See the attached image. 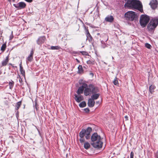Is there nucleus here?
<instances>
[{
  "label": "nucleus",
  "instance_id": "1",
  "mask_svg": "<svg viewBox=\"0 0 158 158\" xmlns=\"http://www.w3.org/2000/svg\"><path fill=\"white\" fill-rule=\"evenodd\" d=\"M137 15L133 11H128L125 14V17L127 20L132 21L135 20L137 18Z\"/></svg>",
  "mask_w": 158,
  "mask_h": 158
},
{
  "label": "nucleus",
  "instance_id": "2",
  "mask_svg": "<svg viewBox=\"0 0 158 158\" xmlns=\"http://www.w3.org/2000/svg\"><path fill=\"white\" fill-rule=\"evenodd\" d=\"M150 20L149 17L146 15H141L139 22L141 26L144 27L146 26L149 22Z\"/></svg>",
  "mask_w": 158,
  "mask_h": 158
},
{
  "label": "nucleus",
  "instance_id": "3",
  "mask_svg": "<svg viewBox=\"0 0 158 158\" xmlns=\"http://www.w3.org/2000/svg\"><path fill=\"white\" fill-rule=\"evenodd\" d=\"M158 24V19H153L148 24L147 28L149 31L154 30Z\"/></svg>",
  "mask_w": 158,
  "mask_h": 158
},
{
  "label": "nucleus",
  "instance_id": "4",
  "mask_svg": "<svg viewBox=\"0 0 158 158\" xmlns=\"http://www.w3.org/2000/svg\"><path fill=\"white\" fill-rule=\"evenodd\" d=\"M133 9H135L139 10L141 12H143V6L141 2L139 1L133 0Z\"/></svg>",
  "mask_w": 158,
  "mask_h": 158
},
{
  "label": "nucleus",
  "instance_id": "5",
  "mask_svg": "<svg viewBox=\"0 0 158 158\" xmlns=\"http://www.w3.org/2000/svg\"><path fill=\"white\" fill-rule=\"evenodd\" d=\"M102 144L103 142L101 141V140H99L96 142L95 141L94 142L91 143V145L94 148H101Z\"/></svg>",
  "mask_w": 158,
  "mask_h": 158
},
{
  "label": "nucleus",
  "instance_id": "6",
  "mask_svg": "<svg viewBox=\"0 0 158 158\" xmlns=\"http://www.w3.org/2000/svg\"><path fill=\"white\" fill-rule=\"evenodd\" d=\"M85 129H83L79 133V136L80 137L79 141L80 143H82L85 142L84 136L85 135Z\"/></svg>",
  "mask_w": 158,
  "mask_h": 158
},
{
  "label": "nucleus",
  "instance_id": "7",
  "mask_svg": "<svg viewBox=\"0 0 158 158\" xmlns=\"http://www.w3.org/2000/svg\"><path fill=\"white\" fill-rule=\"evenodd\" d=\"M92 92L94 94L91 96V98L94 100L97 99L100 95L99 93L95 94L98 92V89L97 88H94L92 90Z\"/></svg>",
  "mask_w": 158,
  "mask_h": 158
},
{
  "label": "nucleus",
  "instance_id": "8",
  "mask_svg": "<svg viewBox=\"0 0 158 158\" xmlns=\"http://www.w3.org/2000/svg\"><path fill=\"white\" fill-rule=\"evenodd\" d=\"M99 140H101V138L99 135H98L96 133H94L91 137V140L92 143L96 142Z\"/></svg>",
  "mask_w": 158,
  "mask_h": 158
},
{
  "label": "nucleus",
  "instance_id": "9",
  "mask_svg": "<svg viewBox=\"0 0 158 158\" xmlns=\"http://www.w3.org/2000/svg\"><path fill=\"white\" fill-rule=\"evenodd\" d=\"M13 6L18 9H21L25 8L26 5L24 2H21L17 4H14Z\"/></svg>",
  "mask_w": 158,
  "mask_h": 158
},
{
  "label": "nucleus",
  "instance_id": "10",
  "mask_svg": "<svg viewBox=\"0 0 158 158\" xmlns=\"http://www.w3.org/2000/svg\"><path fill=\"white\" fill-rule=\"evenodd\" d=\"M87 87V85L85 83H84L78 89L77 93L79 94H82L83 93V92L85 88Z\"/></svg>",
  "mask_w": 158,
  "mask_h": 158
},
{
  "label": "nucleus",
  "instance_id": "11",
  "mask_svg": "<svg viewBox=\"0 0 158 158\" xmlns=\"http://www.w3.org/2000/svg\"><path fill=\"white\" fill-rule=\"evenodd\" d=\"M92 130V128L90 127H89L85 129V137L87 139H88L90 138V133Z\"/></svg>",
  "mask_w": 158,
  "mask_h": 158
},
{
  "label": "nucleus",
  "instance_id": "12",
  "mask_svg": "<svg viewBox=\"0 0 158 158\" xmlns=\"http://www.w3.org/2000/svg\"><path fill=\"white\" fill-rule=\"evenodd\" d=\"M133 0H128L127 3L125 4L124 7L125 8L133 9Z\"/></svg>",
  "mask_w": 158,
  "mask_h": 158
},
{
  "label": "nucleus",
  "instance_id": "13",
  "mask_svg": "<svg viewBox=\"0 0 158 158\" xmlns=\"http://www.w3.org/2000/svg\"><path fill=\"white\" fill-rule=\"evenodd\" d=\"M149 4L152 8L153 9H154L157 7V2L156 0H152L150 2Z\"/></svg>",
  "mask_w": 158,
  "mask_h": 158
},
{
  "label": "nucleus",
  "instance_id": "14",
  "mask_svg": "<svg viewBox=\"0 0 158 158\" xmlns=\"http://www.w3.org/2000/svg\"><path fill=\"white\" fill-rule=\"evenodd\" d=\"M45 40V37L44 36H40L39 37L37 40V43L39 44H41L44 43Z\"/></svg>",
  "mask_w": 158,
  "mask_h": 158
},
{
  "label": "nucleus",
  "instance_id": "15",
  "mask_svg": "<svg viewBox=\"0 0 158 158\" xmlns=\"http://www.w3.org/2000/svg\"><path fill=\"white\" fill-rule=\"evenodd\" d=\"M33 54L34 52L33 49H32V50H31L30 55L28 56L27 57L26 59V61L27 63L28 61L31 62L32 61L33 59Z\"/></svg>",
  "mask_w": 158,
  "mask_h": 158
},
{
  "label": "nucleus",
  "instance_id": "16",
  "mask_svg": "<svg viewBox=\"0 0 158 158\" xmlns=\"http://www.w3.org/2000/svg\"><path fill=\"white\" fill-rule=\"evenodd\" d=\"M9 55H8L6 57L5 59L2 62L1 66H6L9 62Z\"/></svg>",
  "mask_w": 158,
  "mask_h": 158
},
{
  "label": "nucleus",
  "instance_id": "17",
  "mask_svg": "<svg viewBox=\"0 0 158 158\" xmlns=\"http://www.w3.org/2000/svg\"><path fill=\"white\" fill-rule=\"evenodd\" d=\"M75 96V99L76 101L78 102H79L82 100H83V98L82 96L81 95H79L78 96H77V95L76 94H75L74 95Z\"/></svg>",
  "mask_w": 158,
  "mask_h": 158
},
{
  "label": "nucleus",
  "instance_id": "18",
  "mask_svg": "<svg viewBox=\"0 0 158 158\" xmlns=\"http://www.w3.org/2000/svg\"><path fill=\"white\" fill-rule=\"evenodd\" d=\"M95 104V101L92 98H89L88 100V106L90 107H93Z\"/></svg>",
  "mask_w": 158,
  "mask_h": 158
},
{
  "label": "nucleus",
  "instance_id": "19",
  "mask_svg": "<svg viewBox=\"0 0 158 158\" xmlns=\"http://www.w3.org/2000/svg\"><path fill=\"white\" fill-rule=\"evenodd\" d=\"M91 89L87 87V88H85V89L84 91V95L86 96L89 95L91 92Z\"/></svg>",
  "mask_w": 158,
  "mask_h": 158
},
{
  "label": "nucleus",
  "instance_id": "20",
  "mask_svg": "<svg viewBox=\"0 0 158 158\" xmlns=\"http://www.w3.org/2000/svg\"><path fill=\"white\" fill-rule=\"evenodd\" d=\"M114 18L112 15H108L105 18V20L108 22H112L114 20Z\"/></svg>",
  "mask_w": 158,
  "mask_h": 158
},
{
  "label": "nucleus",
  "instance_id": "21",
  "mask_svg": "<svg viewBox=\"0 0 158 158\" xmlns=\"http://www.w3.org/2000/svg\"><path fill=\"white\" fill-rule=\"evenodd\" d=\"M20 71L21 74L24 77H25V72L23 69L21 64V63L20 64Z\"/></svg>",
  "mask_w": 158,
  "mask_h": 158
},
{
  "label": "nucleus",
  "instance_id": "22",
  "mask_svg": "<svg viewBox=\"0 0 158 158\" xmlns=\"http://www.w3.org/2000/svg\"><path fill=\"white\" fill-rule=\"evenodd\" d=\"M78 73H82L83 72V69L82 66L81 65H79L78 67Z\"/></svg>",
  "mask_w": 158,
  "mask_h": 158
},
{
  "label": "nucleus",
  "instance_id": "23",
  "mask_svg": "<svg viewBox=\"0 0 158 158\" xmlns=\"http://www.w3.org/2000/svg\"><path fill=\"white\" fill-rule=\"evenodd\" d=\"M90 147V144L88 142H85L84 144V147L86 149H88Z\"/></svg>",
  "mask_w": 158,
  "mask_h": 158
},
{
  "label": "nucleus",
  "instance_id": "24",
  "mask_svg": "<svg viewBox=\"0 0 158 158\" xmlns=\"http://www.w3.org/2000/svg\"><path fill=\"white\" fill-rule=\"evenodd\" d=\"M155 88V86L154 85H151L149 87V90L151 93H152L154 91V90Z\"/></svg>",
  "mask_w": 158,
  "mask_h": 158
},
{
  "label": "nucleus",
  "instance_id": "25",
  "mask_svg": "<svg viewBox=\"0 0 158 158\" xmlns=\"http://www.w3.org/2000/svg\"><path fill=\"white\" fill-rule=\"evenodd\" d=\"M21 104V102L19 101L17 102L15 105V109L16 110H18L20 107Z\"/></svg>",
  "mask_w": 158,
  "mask_h": 158
},
{
  "label": "nucleus",
  "instance_id": "26",
  "mask_svg": "<svg viewBox=\"0 0 158 158\" xmlns=\"http://www.w3.org/2000/svg\"><path fill=\"white\" fill-rule=\"evenodd\" d=\"M14 82L13 81H12L9 82V89H11L13 87Z\"/></svg>",
  "mask_w": 158,
  "mask_h": 158
},
{
  "label": "nucleus",
  "instance_id": "27",
  "mask_svg": "<svg viewBox=\"0 0 158 158\" xmlns=\"http://www.w3.org/2000/svg\"><path fill=\"white\" fill-rule=\"evenodd\" d=\"M86 63L88 64H93L94 63V61L93 60H90L87 61Z\"/></svg>",
  "mask_w": 158,
  "mask_h": 158
},
{
  "label": "nucleus",
  "instance_id": "28",
  "mask_svg": "<svg viewBox=\"0 0 158 158\" xmlns=\"http://www.w3.org/2000/svg\"><path fill=\"white\" fill-rule=\"evenodd\" d=\"M86 105V103L85 102H81L79 104V106L81 107H84Z\"/></svg>",
  "mask_w": 158,
  "mask_h": 158
},
{
  "label": "nucleus",
  "instance_id": "29",
  "mask_svg": "<svg viewBox=\"0 0 158 158\" xmlns=\"http://www.w3.org/2000/svg\"><path fill=\"white\" fill-rule=\"evenodd\" d=\"M6 44H4L1 46V50L2 52H4L6 48Z\"/></svg>",
  "mask_w": 158,
  "mask_h": 158
},
{
  "label": "nucleus",
  "instance_id": "30",
  "mask_svg": "<svg viewBox=\"0 0 158 158\" xmlns=\"http://www.w3.org/2000/svg\"><path fill=\"white\" fill-rule=\"evenodd\" d=\"M60 48V47L58 46H51V49L52 50H58Z\"/></svg>",
  "mask_w": 158,
  "mask_h": 158
},
{
  "label": "nucleus",
  "instance_id": "31",
  "mask_svg": "<svg viewBox=\"0 0 158 158\" xmlns=\"http://www.w3.org/2000/svg\"><path fill=\"white\" fill-rule=\"evenodd\" d=\"M80 53H81L83 55L85 56H88V55L89 54L88 52L85 51H81Z\"/></svg>",
  "mask_w": 158,
  "mask_h": 158
},
{
  "label": "nucleus",
  "instance_id": "32",
  "mask_svg": "<svg viewBox=\"0 0 158 158\" xmlns=\"http://www.w3.org/2000/svg\"><path fill=\"white\" fill-rule=\"evenodd\" d=\"M113 82L114 85H118V81L117 80V78H115L114 81H113Z\"/></svg>",
  "mask_w": 158,
  "mask_h": 158
},
{
  "label": "nucleus",
  "instance_id": "33",
  "mask_svg": "<svg viewBox=\"0 0 158 158\" xmlns=\"http://www.w3.org/2000/svg\"><path fill=\"white\" fill-rule=\"evenodd\" d=\"M145 46L148 49H151L152 48L151 45L148 43H146L145 44Z\"/></svg>",
  "mask_w": 158,
  "mask_h": 158
},
{
  "label": "nucleus",
  "instance_id": "34",
  "mask_svg": "<svg viewBox=\"0 0 158 158\" xmlns=\"http://www.w3.org/2000/svg\"><path fill=\"white\" fill-rule=\"evenodd\" d=\"M102 42H103V41H101V43L102 44V45H101V47H102V48H104L107 47V45L105 43H102Z\"/></svg>",
  "mask_w": 158,
  "mask_h": 158
},
{
  "label": "nucleus",
  "instance_id": "35",
  "mask_svg": "<svg viewBox=\"0 0 158 158\" xmlns=\"http://www.w3.org/2000/svg\"><path fill=\"white\" fill-rule=\"evenodd\" d=\"M88 39L89 42H92L93 39L91 35L90 36H88Z\"/></svg>",
  "mask_w": 158,
  "mask_h": 158
},
{
  "label": "nucleus",
  "instance_id": "36",
  "mask_svg": "<svg viewBox=\"0 0 158 158\" xmlns=\"http://www.w3.org/2000/svg\"><path fill=\"white\" fill-rule=\"evenodd\" d=\"M18 78H19V81L20 83L21 84V85H23V80L20 77L19 75L18 76V77H17Z\"/></svg>",
  "mask_w": 158,
  "mask_h": 158
},
{
  "label": "nucleus",
  "instance_id": "37",
  "mask_svg": "<svg viewBox=\"0 0 158 158\" xmlns=\"http://www.w3.org/2000/svg\"><path fill=\"white\" fill-rule=\"evenodd\" d=\"M86 37H87V39H86V40H88V36H90V34L89 33V31H88V30H86Z\"/></svg>",
  "mask_w": 158,
  "mask_h": 158
},
{
  "label": "nucleus",
  "instance_id": "38",
  "mask_svg": "<svg viewBox=\"0 0 158 158\" xmlns=\"http://www.w3.org/2000/svg\"><path fill=\"white\" fill-rule=\"evenodd\" d=\"M134 156V153L132 152H131L130 154V158H133Z\"/></svg>",
  "mask_w": 158,
  "mask_h": 158
},
{
  "label": "nucleus",
  "instance_id": "39",
  "mask_svg": "<svg viewBox=\"0 0 158 158\" xmlns=\"http://www.w3.org/2000/svg\"><path fill=\"white\" fill-rule=\"evenodd\" d=\"M13 38V32L12 31L11 35L10 36V40H12Z\"/></svg>",
  "mask_w": 158,
  "mask_h": 158
},
{
  "label": "nucleus",
  "instance_id": "40",
  "mask_svg": "<svg viewBox=\"0 0 158 158\" xmlns=\"http://www.w3.org/2000/svg\"><path fill=\"white\" fill-rule=\"evenodd\" d=\"M128 1V0H123L122 2L123 3H127V2Z\"/></svg>",
  "mask_w": 158,
  "mask_h": 158
},
{
  "label": "nucleus",
  "instance_id": "41",
  "mask_svg": "<svg viewBox=\"0 0 158 158\" xmlns=\"http://www.w3.org/2000/svg\"><path fill=\"white\" fill-rule=\"evenodd\" d=\"M156 158H158V151L156 153Z\"/></svg>",
  "mask_w": 158,
  "mask_h": 158
},
{
  "label": "nucleus",
  "instance_id": "42",
  "mask_svg": "<svg viewBox=\"0 0 158 158\" xmlns=\"http://www.w3.org/2000/svg\"><path fill=\"white\" fill-rule=\"evenodd\" d=\"M85 110L86 112H88L89 111V110L88 108H87L85 109Z\"/></svg>",
  "mask_w": 158,
  "mask_h": 158
},
{
  "label": "nucleus",
  "instance_id": "43",
  "mask_svg": "<svg viewBox=\"0 0 158 158\" xmlns=\"http://www.w3.org/2000/svg\"><path fill=\"white\" fill-rule=\"evenodd\" d=\"M125 118L126 119V120H128V116H127V115H126V116H125Z\"/></svg>",
  "mask_w": 158,
  "mask_h": 158
},
{
  "label": "nucleus",
  "instance_id": "44",
  "mask_svg": "<svg viewBox=\"0 0 158 158\" xmlns=\"http://www.w3.org/2000/svg\"><path fill=\"white\" fill-rule=\"evenodd\" d=\"M90 75H91L93 76L94 75V74H93V73H90Z\"/></svg>",
  "mask_w": 158,
  "mask_h": 158
},
{
  "label": "nucleus",
  "instance_id": "45",
  "mask_svg": "<svg viewBox=\"0 0 158 158\" xmlns=\"http://www.w3.org/2000/svg\"><path fill=\"white\" fill-rule=\"evenodd\" d=\"M99 102H96V103H97V104H99Z\"/></svg>",
  "mask_w": 158,
  "mask_h": 158
},
{
  "label": "nucleus",
  "instance_id": "46",
  "mask_svg": "<svg viewBox=\"0 0 158 158\" xmlns=\"http://www.w3.org/2000/svg\"><path fill=\"white\" fill-rule=\"evenodd\" d=\"M108 40V38H107L106 39V41Z\"/></svg>",
  "mask_w": 158,
  "mask_h": 158
},
{
  "label": "nucleus",
  "instance_id": "47",
  "mask_svg": "<svg viewBox=\"0 0 158 158\" xmlns=\"http://www.w3.org/2000/svg\"><path fill=\"white\" fill-rule=\"evenodd\" d=\"M104 37H107V36H106V35H104Z\"/></svg>",
  "mask_w": 158,
  "mask_h": 158
},
{
  "label": "nucleus",
  "instance_id": "48",
  "mask_svg": "<svg viewBox=\"0 0 158 158\" xmlns=\"http://www.w3.org/2000/svg\"><path fill=\"white\" fill-rule=\"evenodd\" d=\"M100 35V33H98L97 34V35Z\"/></svg>",
  "mask_w": 158,
  "mask_h": 158
},
{
  "label": "nucleus",
  "instance_id": "49",
  "mask_svg": "<svg viewBox=\"0 0 158 158\" xmlns=\"http://www.w3.org/2000/svg\"><path fill=\"white\" fill-rule=\"evenodd\" d=\"M112 59H114V58H113V57H112Z\"/></svg>",
  "mask_w": 158,
  "mask_h": 158
},
{
  "label": "nucleus",
  "instance_id": "50",
  "mask_svg": "<svg viewBox=\"0 0 158 158\" xmlns=\"http://www.w3.org/2000/svg\"><path fill=\"white\" fill-rule=\"evenodd\" d=\"M76 60H77V61H78V60L77 59H76Z\"/></svg>",
  "mask_w": 158,
  "mask_h": 158
},
{
  "label": "nucleus",
  "instance_id": "51",
  "mask_svg": "<svg viewBox=\"0 0 158 158\" xmlns=\"http://www.w3.org/2000/svg\"><path fill=\"white\" fill-rule=\"evenodd\" d=\"M18 111H17V113H18Z\"/></svg>",
  "mask_w": 158,
  "mask_h": 158
},
{
  "label": "nucleus",
  "instance_id": "52",
  "mask_svg": "<svg viewBox=\"0 0 158 158\" xmlns=\"http://www.w3.org/2000/svg\"><path fill=\"white\" fill-rule=\"evenodd\" d=\"M127 158H129V157H128Z\"/></svg>",
  "mask_w": 158,
  "mask_h": 158
}]
</instances>
